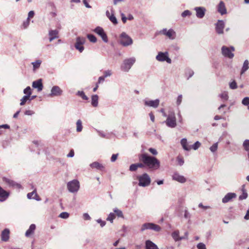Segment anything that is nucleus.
<instances>
[{
	"mask_svg": "<svg viewBox=\"0 0 249 249\" xmlns=\"http://www.w3.org/2000/svg\"><path fill=\"white\" fill-rule=\"evenodd\" d=\"M140 160L151 170H156L160 168V162L155 157L150 156L146 153L139 156Z\"/></svg>",
	"mask_w": 249,
	"mask_h": 249,
	"instance_id": "1",
	"label": "nucleus"
},
{
	"mask_svg": "<svg viewBox=\"0 0 249 249\" xmlns=\"http://www.w3.org/2000/svg\"><path fill=\"white\" fill-rule=\"evenodd\" d=\"M135 62L136 58L134 57L124 59L121 65V70L124 72H128Z\"/></svg>",
	"mask_w": 249,
	"mask_h": 249,
	"instance_id": "2",
	"label": "nucleus"
},
{
	"mask_svg": "<svg viewBox=\"0 0 249 249\" xmlns=\"http://www.w3.org/2000/svg\"><path fill=\"white\" fill-rule=\"evenodd\" d=\"M166 125L171 128H174L177 125L176 118L174 111L170 110L168 112L167 119L165 121Z\"/></svg>",
	"mask_w": 249,
	"mask_h": 249,
	"instance_id": "3",
	"label": "nucleus"
},
{
	"mask_svg": "<svg viewBox=\"0 0 249 249\" xmlns=\"http://www.w3.org/2000/svg\"><path fill=\"white\" fill-rule=\"evenodd\" d=\"M67 187L68 191L71 193H77L80 188L79 181L77 179H73L67 183Z\"/></svg>",
	"mask_w": 249,
	"mask_h": 249,
	"instance_id": "4",
	"label": "nucleus"
},
{
	"mask_svg": "<svg viewBox=\"0 0 249 249\" xmlns=\"http://www.w3.org/2000/svg\"><path fill=\"white\" fill-rule=\"evenodd\" d=\"M137 178L139 180V185L142 187L148 186L151 182V178L147 173H144L138 176Z\"/></svg>",
	"mask_w": 249,
	"mask_h": 249,
	"instance_id": "5",
	"label": "nucleus"
},
{
	"mask_svg": "<svg viewBox=\"0 0 249 249\" xmlns=\"http://www.w3.org/2000/svg\"><path fill=\"white\" fill-rule=\"evenodd\" d=\"M120 43L122 46L127 47L133 44V40L127 34L123 32L120 36Z\"/></svg>",
	"mask_w": 249,
	"mask_h": 249,
	"instance_id": "6",
	"label": "nucleus"
},
{
	"mask_svg": "<svg viewBox=\"0 0 249 249\" xmlns=\"http://www.w3.org/2000/svg\"><path fill=\"white\" fill-rule=\"evenodd\" d=\"M235 51V49L233 46L228 47L223 46L221 48V53L223 56L229 58H232L234 57V53L233 52Z\"/></svg>",
	"mask_w": 249,
	"mask_h": 249,
	"instance_id": "7",
	"label": "nucleus"
},
{
	"mask_svg": "<svg viewBox=\"0 0 249 249\" xmlns=\"http://www.w3.org/2000/svg\"><path fill=\"white\" fill-rule=\"evenodd\" d=\"M156 59L159 62L166 61L168 64L172 63V60L169 57V53L167 52H159Z\"/></svg>",
	"mask_w": 249,
	"mask_h": 249,
	"instance_id": "8",
	"label": "nucleus"
},
{
	"mask_svg": "<svg viewBox=\"0 0 249 249\" xmlns=\"http://www.w3.org/2000/svg\"><path fill=\"white\" fill-rule=\"evenodd\" d=\"M146 230H152L156 231H160L161 228L160 226L152 223H146L142 226L141 231H142Z\"/></svg>",
	"mask_w": 249,
	"mask_h": 249,
	"instance_id": "9",
	"label": "nucleus"
},
{
	"mask_svg": "<svg viewBox=\"0 0 249 249\" xmlns=\"http://www.w3.org/2000/svg\"><path fill=\"white\" fill-rule=\"evenodd\" d=\"M85 42V38L83 37H77L76 39V42L75 43L74 47L80 53H82L84 50L83 45Z\"/></svg>",
	"mask_w": 249,
	"mask_h": 249,
	"instance_id": "10",
	"label": "nucleus"
},
{
	"mask_svg": "<svg viewBox=\"0 0 249 249\" xmlns=\"http://www.w3.org/2000/svg\"><path fill=\"white\" fill-rule=\"evenodd\" d=\"M160 34L167 36L169 39L173 40L176 38V33L172 29L167 30L163 29L160 31Z\"/></svg>",
	"mask_w": 249,
	"mask_h": 249,
	"instance_id": "11",
	"label": "nucleus"
},
{
	"mask_svg": "<svg viewBox=\"0 0 249 249\" xmlns=\"http://www.w3.org/2000/svg\"><path fill=\"white\" fill-rule=\"evenodd\" d=\"M94 32L100 36L105 42H107L108 39L107 36L102 27L100 26L97 27L94 30Z\"/></svg>",
	"mask_w": 249,
	"mask_h": 249,
	"instance_id": "12",
	"label": "nucleus"
},
{
	"mask_svg": "<svg viewBox=\"0 0 249 249\" xmlns=\"http://www.w3.org/2000/svg\"><path fill=\"white\" fill-rule=\"evenodd\" d=\"M62 90L58 86H54L52 87L49 96H59L62 95Z\"/></svg>",
	"mask_w": 249,
	"mask_h": 249,
	"instance_id": "13",
	"label": "nucleus"
},
{
	"mask_svg": "<svg viewBox=\"0 0 249 249\" xmlns=\"http://www.w3.org/2000/svg\"><path fill=\"white\" fill-rule=\"evenodd\" d=\"M172 179L178 181L180 183H185L187 179L186 178L182 175H180L178 172H175L172 176Z\"/></svg>",
	"mask_w": 249,
	"mask_h": 249,
	"instance_id": "14",
	"label": "nucleus"
},
{
	"mask_svg": "<svg viewBox=\"0 0 249 249\" xmlns=\"http://www.w3.org/2000/svg\"><path fill=\"white\" fill-rule=\"evenodd\" d=\"M144 104L145 106L157 108L160 104V100L157 99L154 100H143Z\"/></svg>",
	"mask_w": 249,
	"mask_h": 249,
	"instance_id": "15",
	"label": "nucleus"
},
{
	"mask_svg": "<svg viewBox=\"0 0 249 249\" xmlns=\"http://www.w3.org/2000/svg\"><path fill=\"white\" fill-rule=\"evenodd\" d=\"M197 18H202L205 14L206 9L204 7H196L194 8Z\"/></svg>",
	"mask_w": 249,
	"mask_h": 249,
	"instance_id": "16",
	"label": "nucleus"
},
{
	"mask_svg": "<svg viewBox=\"0 0 249 249\" xmlns=\"http://www.w3.org/2000/svg\"><path fill=\"white\" fill-rule=\"evenodd\" d=\"M225 27V22L222 20H218L215 24L216 32L218 34L223 33V29Z\"/></svg>",
	"mask_w": 249,
	"mask_h": 249,
	"instance_id": "17",
	"label": "nucleus"
},
{
	"mask_svg": "<svg viewBox=\"0 0 249 249\" xmlns=\"http://www.w3.org/2000/svg\"><path fill=\"white\" fill-rule=\"evenodd\" d=\"M2 180L7 185H8L9 187H12L17 188H20L21 187V185L19 184L16 183L14 181L8 178L3 177L2 178Z\"/></svg>",
	"mask_w": 249,
	"mask_h": 249,
	"instance_id": "18",
	"label": "nucleus"
},
{
	"mask_svg": "<svg viewBox=\"0 0 249 249\" xmlns=\"http://www.w3.org/2000/svg\"><path fill=\"white\" fill-rule=\"evenodd\" d=\"M32 87L34 89H36L38 91H41L43 88L42 80L41 79H39L33 81L32 83Z\"/></svg>",
	"mask_w": 249,
	"mask_h": 249,
	"instance_id": "19",
	"label": "nucleus"
},
{
	"mask_svg": "<svg viewBox=\"0 0 249 249\" xmlns=\"http://www.w3.org/2000/svg\"><path fill=\"white\" fill-rule=\"evenodd\" d=\"M217 11L221 15H224L225 14H226L227 13V9H226V6H225V4L224 2L222 0H221L219 2L218 5H217Z\"/></svg>",
	"mask_w": 249,
	"mask_h": 249,
	"instance_id": "20",
	"label": "nucleus"
},
{
	"mask_svg": "<svg viewBox=\"0 0 249 249\" xmlns=\"http://www.w3.org/2000/svg\"><path fill=\"white\" fill-rule=\"evenodd\" d=\"M236 195L234 193H229L227 194L222 198V201L223 203H226L231 200L232 199L235 198Z\"/></svg>",
	"mask_w": 249,
	"mask_h": 249,
	"instance_id": "21",
	"label": "nucleus"
},
{
	"mask_svg": "<svg viewBox=\"0 0 249 249\" xmlns=\"http://www.w3.org/2000/svg\"><path fill=\"white\" fill-rule=\"evenodd\" d=\"M9 193L0 186V201H5L9 196Z\"/></svg>",
	"mask_w": 249,
	"mask_h": 249,
	"instance_id": "22",
	"label": "nucleus"
},
{
	"mask_svg": "<svg viewBox=\"0 0 249 249\" xmlns=\"http://www.w3.org/2000/svg\"><path fill=\"white\" fill-rule=\"evenodd\" d=\"M49 41L52 42L53 39L58 37V31L51 30L49 31Z\"/></svg>",
	"mask_w": 249,
	"mask_h": 249,
	"instance_id": "23",
	"label": "nucleus"
},
{
	"mask_svg": "<svg viewBox=\"0 0 249 249\" xmlns=\"http://www.w3.org/2000/svg\"><path fill=\"white\" fill-rule=\"evenodd\" d=\"M10 231L8 229H4L1 232V239L4 242L7 241L9 239Z\"/></svg>",
	"mask_w": 249,
	"mask_h": 249,
	"instance_id": "24",
	"label": "nucleus"
},
{
	"mask_svg": "<svg viewBox=\"0 0 249 249\" xmlns=\"http://www.w3.org/2000/svg\"><path fill=\"white\" fill-rule=\"evenodd\" d=\"M179 231L178 230L174 231L171 233V236L175 241L178 242L183 240V238L179 236Z\"/></svg>",
	"mask_w": 249,
	"mask_h": 249,
	"instance_id": "25",
	"label": "nucleus"
},
{
	"mask_svg": "<svg viewBox=\"0 0 249 249\" xmlns=\"http://www.w3.org/2000/svg\"><path fill=\"white\" fill-rule=\"evenodd\" d=\"M180 143L183 149L186 151H190L192 149L191 145L188 144L187 139L185 138L181 139Z\"/></svg>",
	"mask_w": 249,
	"mask_h": 249,
	"instance_id": "26",
	"label": "nucleus"
},
{
	"mask_svg": "<svg viewBox=\"0 0 249 249\" xmlns=\"http://www.w3.org/2000/svg\"><path fill=\"white\" fill-rule=\"evenodd\" d=\"M145 249H159L158 246L150 240L145 242Z\"/></svg>",
	"mask_w": 249,
	"mask_h": 249,
	"instance_id": "27",
	"label": "nucleus"
},
{
	"mask_svg": "<svg viewBox=\"0 0 249 249\" xmlns=\"http://www.w3.org/2000/svg\"><path fill=\"white\" fill-rule=\"evenodd\" d=\"M36 226L35 224H31L28 230L25 232V236L27 237H29L31 235L33 234L36 230Z\"/></svg>",
	"mask_w": 249,
	"mask_h": 249,
	"instance_id": "28",
	"label": "nucleus"
},
{
	"mask_svg": "<svg viewBox=\"0 0 249 249\" xmlns=\"http://www.w3.org/2000/svg\"><path fill=\"white\" fill-rule=\"evenodd\" d=\"M249 69V62L248 60H245L243 63L240 73L243 74Z\"/></svg>",
	"mask_w": 249,
	"mask_h": 249,
	"instance_id": "29",
	"label": "nucleus"
},
{
	"mask_svg": "<svg viewBox=\"0 0 249 249\" xmlns=\"http://www.w3.org/2000/svg\"><path fill=\"white\" fill-rule=\"evenodd\" d=\"M91 105L94 107H96L98 105V96L97 95H93L91 97Z\"/></svg>",
	"mask_w": 249,
	"mask_h": 249,
	"instance_id": "30",
	"label": "nucleus"
},
{
	"mask_svg": "<svg viewBox=\"0 0 249 249\" xmlns=\"http://www.w3.org/2000/svg\"><path fill=\"white\" fill-rule=\"evenodd\" d=\"M42 63L41 60L38 59L36 60L35 62H33L32 64L33 66V71H35L37 69H38Z\"/></svg>",
	"mask_w": 249,
	"mask_h": 249,
	"instance_id": "31",
	"label": "nucleus"
},
{
	"mask_svg": "<svg viewBox=\"0 0 249 249\" xmlns=\"http://www.w3.org/2000/svg\"><path fill=\"white\" fill-rule=\"evenodd\" d=\"M90 166L92 168H96L99 170H102L104 169V166L98 162H94L90 164Z\"/></svg>",
	"mask_w": 249,
	"mask_h": 249,
	"instance_id": "32",
	"label": "nucleus"
},
{
	"mask_svg": "<svg viewBox=\"0 0 249 249\" xmlns=\"http://www.w3.org/2000/svg\"><path fill=\"white\" fill-rule=\"evenodd\" d=\"M76 131L80 132L82 131L83 129L82 123L81 120H78L76 123Z\"/></svg>",
	"mask_w": 249,
	"mask_h": 249,
	"instance_id": "33",
	"label": "nucleus"
},
{
	"mask_svg": "<svg viewBox=\"0 0 249 249\" xmlns=\"http://www.w3.org/2000/svg\"><path fill=\"white\" fill-rule=\"evenodd\" d=\"M30 96H29V95H25L20 100V106H23L25 104V103H26V102L28 101V100H29L30 99Z\"/></svg>",
	"mask_w": 249,
	"mask_h": 249,
	"instance_id": "34",
	"label": "nucleus"
},
{
	"mask_svg": "<svg viewBox=\"0 0 249 249\" xmlns=\"http://www.w3.org/2000/svg\"><path fill=\"white\" fill-rule=\"evenodd\" d=\"M219 96L224 101H227L229 98L228 93L227 91L223 92L219 95Z\"/></svg>",
	"mask_w": 249,
	"mask_h": 249,
	"instance_id": "35",
	"label": "nucleus"
},
{
	"mask_svg": "<svg viewBox=\"0 0 249 249\" xmlns=\"http://www.w3.org/2000/svg\"><path fill=\"white\" fill-rule=\"evenodd\" d=\"M77 95L80 96L83 100H88V97L85 95V93L83 91H78Z\"/></svg>",
	"mask_w": 249,
	"mask_h": 249,
	"instance_id": "36",
	"label": "nucleus"
},
{
	"mask_svg": "<svg viewBox=\"0 0 249 249\" xmlns=\"http://www.w3.org/2000/svg\"><path fill=\"white\" fill-rule=\"evenodd\" d=\"M110 21L114 25H116L118 23V21L116 18L114 16V14L112 13L110 17H109Z\"/></svg>",
	"mask_w": 249,
	"mask_h": 249,
	"instance_id": "37",
	"label": "nucleus"
},
{
	"mask_svg": "<svg viewBox=\"0 0 249 249\" xmlns=\"http://www.w3.org/2000/svg\"><path fill=\"white\" fill-rule=\"evenodd\" d=\"M113 211L119 217L124 218V215L122 211L117 208H115Z\"/></svg>",
	"mask_w": 249,
	"mask_h": 249,
	"instance_id": "38",
	"label": "nucleus"
},
{
	"mask_svg": "<svg viewBox=\"0 0 249 249\" xmlns=\"http://www.w3.org/2000/svg\"><path fill=\"white\" fill-rule=\"evenodd\" d=\"M218 148V142H215L210 147V150L212 153L215 152Z\"/></svg>",
	"mask_w": 249,
	"mask_h": 249,
	"instance_id": "39",
	"label": "nucleus"
},
{
	"mask_svg": "<svg viewBox=\"0 0 249 249\" xmlns=\"http://www.w3.org/2000/svg\"><path fill=\"white\" fill-rule=\"evenodd\" d=\"M115 218V214L113 213H110L109 214V215H108V216L107 218V221H110L111 223H112L113 222V220Z\"/></svg>",
	"mask_w": 249,
	"mask_h": 249,
	"instance_id": "40",
	"label": "nucleus"
},
{
	"mask_svg": "<svg viewBox=\"0 0 249 249\" xmlns=\"http://www.w3.org/2000/svg\"><path fill=\"white\" fill-rule=\"evenodd\" d=\"M87 37L89 40L92 43H95L97 41L96 37L93 35L89 34L87 35Z\"/></svg>",
	"mask_w": 249,
	"mask_h": 249,
	"instance_id": "41",
	"label": "nucleus"
},
{
	"mask_svg": "<svg viewBox=\"0 0 249 249\" xmlns=\"http://www.w3.org/2000/svg\"><path fill=\"white\" fill-rule=\"evenodd\" d=\"M34 196H37V194L36 190L27 194V197L29 199H34Z\"/></svg>",
	"mask_w": 249,
	"mask_h": 249,
	"instance_id": "42",
	"label": "nucleus"
},
{
	"mask_svg": "<svg viewBox=\"0 0 249 249\" xmlns=\"http://www.w3.org/2000/svg\"><path fill=\"white\" fill-rule=\"evenodd\" d=\"M23 93L26 94V95H29V96H30L32 94V91L30 87L28 86L26 87L24 90H23Z\"/></svg>",
	"mask_w": 249,
	"mask_h": 249,
	"instance_id": "43",
	"label": "nucleus"
},
{
	"mask_svg": "<svg viewBox=\"0 0 249 249\" xmlns=\"http://www.w3.org/2000/svg\"><path fill=\"white\" fill-rule=\"evenodd\" d=\"M243 146L246 151H249V140H246L243 143Z\"/></svg>",
	"mask_w": 249,
	"mask_h": 249,
	"instance_id": "44",
	"label": "nucleus"
},
{
	"mask_svg": "<svg viewBox=\"0 0 249 249\" xmlns=\"http://www.w3.org/2000/svg\"><path fill=\"white\" fill-rule=\"evenodd\" d=\"M201 145V143L197 141L193 145H191L192 149L195 150H197Z\"/></svg>",
	"mask_w": 249,
	"mask_h": 249,
	"instance_id": "45",
	"label": "nucleus"
},
{
	"mask_svg": "<svg viewBox=\"0 0 249 249\" xmlns=\"http://www.w3.org/2000/svg\"><path fill=\"white\" fill-rule=\"evenodd\" d=\"M192 15V13L188 10H185L181 13V16L183 18H185L187 16L189 17Z\"/></svg>",
	"mask_w": 249,
	"mask_h": 249,
	"instance_id": "46",
	"label": "nucleus"
},
{
	"mask_svg": "<svg viewBox=\"0 0 249 249\" xmlns=\"http://www.w3.org/2000/svg\"><path fill=\"white\" fill-rule=\"evenodd\" d=\"M194 72L192 70H188L186 72V76L187 77V79H189L194 75Z\"/></svg>",
	"mask_w": 249,
	"mask_h": 249,
	"instance_id": "47",
	"label": "nucleus"
},
{
	"mask_svg": "<svg viewBox=\"0 0 249 249\" xmlns=\"http://www.w3.org/2000/svg\"><path fill=\"white\" fill-rule=\"evenodd\" d=\"M69 215L70 214L68 213L62 212L59 215V217L61 218L67 219L69 217Z\"/></svg>",
	"mask_w": 249,
	"mask_h": 249,
	"instance_id": "48",
	"label": "nucleus"
},
{
	"mask_svg": "<svg viewBox=\"0 0 249 249\" xmlns=\"http://www.w3.org/2000/svg\"><path fill=\"white\" fill-rule=\"evenodd\" d=\"M9 128L10 126L7 124L0 125V135L3 133L2 129H9Z\"/></svg>",
	"mask_w": 249,
	"mask_h": 249,
	"instance_id": "49",
	"label": "nucleus"
},
{
	"mask_svg": "<svg viewBox=\"0 0 249 249\" xmlns=\"http://www.w3.org/2000/svg\"><path fill=\"white\" fill-rule=\"evenodd\" d=\"M112 74L111 70H107L104 71V76L105 78L110 76Z\"/></svg>",
	"mask_w": 249,
	"mask_h": 249,
	"instance_id": "50",
	"label": "nucleus"
},
{
	"mask_svg": "<svg viewBox=\"0 0 249 249\" xmlns=\"http://www.w3.org/2000/svg\"><path fill=\"white\" fill-rule=\"evenodd\" d=\"M29 24L30 19L29 18H27V19L23 22L22 27L24 29H26L29 26Z\"/></svg>",
	"mask_w": 249,
	"mask_h": 249,
	"instance_id": "51",
	"label": "nucleus"
},
{
	"mask_svg": "<svg viewBox=\"0 0 249 249\" xmlns=\"http://www.w3.org/2000/svg\"><path fill=\"white\" fill-rule=\"evenodd\" d=\"M229 86L230 88L232 89H235L237 88V84L235 81H233L232 82H231L229 84Z\"/></svg>",
	"mask_w": 249,
	"mask_h": 249,
	"instance_id": "52",
	"label": "nucleus"
},
{
	"mask_svg": "<svg viewBox=\"0 0 249 249\" xmlns=\"http://www.w3.org/2000/svg\"><path fill=\"white\" fill-rule=\"evenodd\" d=\"M247 197H248V194L245 190H243L242 195L239 196V199L240 200H243V199H246L247 198Z\"/></svg>",
	"mask_w": 249,
	"mask_h": 249,
	"instance_id": "53",
	"label": "nucleus"
},
{
	"mask_svg": "<svg viewBox=\"0 0 249 249\" xmlns=\"http://www.w3.org/2000/svg\"><path fill=\"white\" fill-rule=\"evenodd\" d=\"M242 104L244 106L249 105V97H245L242 101Z\"/></svg>",
	"mask_w": 249,
	"mask_h": 249,
	"instance_id": "54",
	"label": "nucleus"
},
{
	"mask_svg": "<svg viewBox=\"0 0 249 249\" xmlns=\"http://www.w3.org/2000/svg\"><path fill=\"white\" fill-rule=\"evenodd\" d=\"M182 95L181 94L179 95L178 96V98L177 99V102H176V104H177V106H179L181 104V102H182Z\"/></svg>",
	"mask_w": 249,
	"mask_h": 249,
	"instance_id": "55",
	"label": "nucleus"
},
{
	"mask_svg": "<svg viewBox=\"0 0 249 249\" xmlns=\"http://www.w3.org/2000/svg\"><path fill=\"white\" fill-rule=\"evenodd\" d=\"M137 166L136 164H132L129 167V170L131 171H135L137 170Z\"/></svg>",
	"mask_w": 249,
	"mask_h": 249,
	"instance_id": "56",
	"label": "nucleus"
},
{
	"mask_svg": "<svg viewBox=\"0 0 249 249\" xmlns=\"http://www.w3.org/2000/svg\"><path fill=\"white\" fill-rule=\"evenodd\" d=\"M198 249H207L205 245L203 243H199L197 245Z\"/></svg>",
	"mask_w": 249,
	"mask_h": 249,
	"instance_id": "57",
	"label": "nucleus"
},
{
	"mask_svg": "<svg viewBox=\"0 0 249 249\" xmlns=\"http://www.w3.org/2000/svg\"><path fill=\"white\" fill-rule=\"evenodd\" d=\"M97 222L99 224H100V226L103 228V227H104L106 224V222L104 221H103L102 220V219H98L96 220Z\"/></svg>",
	"mask_w": 249,
	"mask_h": 249,
	"instance_id": "58",
	"label": "nucleus"
},
{
	"mask_svg": "<svg viewBox=\"0 0 249 249\" xmlns=\"http://www.w3.org/2000/svg\"><path fill=\"white\" fill-rule=\"evenodd\" d=\"M177 161H178V164L180 166L184 164V162L183 158H180L179 157H178L177 158Z\"/></svg>",
	"mask_w": 249,
	"mask_h": 249,
	"instance_id": "59",
	"label": "nucleus"
},
{
	"mask_svg": "<svg viewBox=\"0 0 249 249\" xmlns=\"http://www.w3.org/2000/svg\"><path fill=\"white\" fill-rule=\"evenodd\" d=\"M34 114L35 112L32 110H27L24 112V114L28 116H31Z\"/></svg>",
	"mask_w": 249,
	"mask_h": 249,
	"instance_id": "60",
	"label": "nucleus"
},
{
	"mask_svg": "<svg viewBox=\"0 0 249 249\" xmlns=\"http://www.w3.org/2000/svg\"><path fill=\"white\" fill-rule=\"evenodd\" d=\"M149 151L152 154L154 155H157L158 154V152L156 150V149L153 148H150L148 149Z\"/></svg>",
	"mask_w": 249,
	"mask_h": 249,
	"instance_id": "61",
	"label": "nucleus"
},
{
	"mask_svg": "<svg viewBox=\"0 0 249 249\" xmlns=\"http://www.w3.org/2000/svg\"><path fill=\"white\" fill-rule=\"evenodd\" d=\"M198 207L199 208H202L204 210H206V209H210L211 207L210 206H204L202 203H200L198 204Z\"/></svg>",
	"mask_w": 249,
	"mask_h": 249,
	"instance_id": "62",
	"label": "nucleus"
},
{
	"mask_svg": "<svg viewBox=\"0 0 249 249\" xmlns=\"http://www.w3.org/2000/svg\"><path fill=\"white\" fill-rule=\"evenodd\" d=\"M118 154H113L111 157V161L114 162L117 159Z\"/></svg>",
	"mask_w": 249,
	"mask_h": 249,
	"instance_id": "63",
	"label": "nucleus"
},
{
	"mask_svg": "<svg viewBox=\"0 0 249 249\" xmlns=\"http://www.w3.org/2000/svg\"><path fill=\"white\" fill-rule=\"evenodd\" d=\"M83 218L85 220H90L91 219V217L87 213H84L83 214Z\"/></svg>",
	"mask_w": 249,
	"mask_h": 249,
	"instance_id": "64",
	"label": "nucleus"
}]
</instances>
